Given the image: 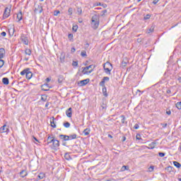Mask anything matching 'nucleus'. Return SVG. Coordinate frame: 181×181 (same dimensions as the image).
I'll return each mask as SVG.
<instances>
[{
	"instance_id": "nucleus-22",
	"label": "nucleus",
	"mask_w": 181,
	"mask_h": 181,
	"mask_svg": "<svg viewBox=\"0 0 181 181\" xmlns=\"http://www.w3.org/2000/svg\"><path fill=\"white\" fill-rule=\"evenodd\" d=\"M99 21H100V18L97 16V14H95L91 18V22H95Z\"/></svg>"
},
{
	"instance_id": "nucleus-42",
	"label": "nucleus",
	"mask_w": 181,
	"mask_h": 181,
	"mask_svg": "<svg viewBox=\"0 0 181 181\" xmlns=\"http://www.w3.org/2000/svg\"><path fill=\"white\" fill-rule=\"evenodd\" d=\"M64 158L66 160H70V155L69 153H65Z\"/></svg>"
},
{
	"instance_id": "nucleus-9",
	"label": "nucleus",
	"mask_w": 181,
	"mask_h": 181,
	"mask_svg": "<svg viewBox=\"0 0 181 181\" xmlns=\"http://www.w3.org/2000/svg\"><path fill=\"white\" fill-rule=\"evenodd\" d=\"M58 137L59 138V139H61V141H62V142H66V141H69V136L68 135L59 134L58 136Z\"/></svg>"
},
{
	"instance_id": "nucleus-1",
	"label": "nucleus",
	"mask_w": 181,
	"mask_h": 181,
	"mask_svg": "<svg viewBox=\"0 0 181 181\" xmlns=\"http://www.w3.org/2000/svg\"><path fill=\"white\" fill-rule=\"evenodd\" d=\"M45 145H50V144H52L49 146L51 149H53V151H59L60 141L57 140L54 136H48Z\"/></svg>"
},
{
	"instance_id": "nucleus-63",
	"label": "nucleus",
	"mask_w": 181,
	"mask_h": 181,
	"mask_svg": "<svg viewBox=\"0 0 181 181\" xmlns=\"http://www.w3.org/2000/svg\"><path fill=\"white\" fill-rule=\"evenodd\" d=\"M78 23H83V19L78 18Z\"/></svg>"
},
{
	"instance_id": "nucleus-43",
	"label": "nucleus",
	"mask_w": 181,
	"mask_h": 181,
	"mask_svg": "<svg viewBox=\"0 0 181 181\" xmlns=\"http://www.w3.org/2000/svg\"><path fill=\"white\" fill-rule=\"evenodd\" d=\"M106 13H107V10H103L100 13V16H105Z\"/></svg>"
},
{
	"instance_id": "nucleus-20",
	"label": "nucleus",
	"mask_w": 181,
	"mask_h": 181,
	"mask_svg": "<svg viewBox=\"0 0 181 181\" xmlns=\"http://www.w3.org/2000/svg\"><path fill=\"white\" fill-rule=\"evenodd\" d=\"M68 141H72V139H77V134H70L69 136H68Z\"/></svg>"
},
{
	"instance_id": "nucleus-35",
	"label": "nucleus",
	"mask_w": 181,
	"mask_h": 181,
	"mask_svg": "<svg viewBox=\"0 0 181 181\" xmlns=\"http://www.w3.org/2000/svg\"><path fill=\"white\" fill-rule=\"evenodd\" d=\"M4 64H5V61L0 59V69H2V67H4Z\"/></svg>"
},
{
	"instance_id": "nucleus-59",
	"label": "nucleus",
	"mask_w": 181,
	"mask_h": 181,
	"mask_svg": "<svg viewBox=\"0 0 181 181\" xmlns=\"http://www.w3.org/2000/svg\"><path fill=\"white\" fill-rule=\"evenodd\" d=\"M122 66H123V67H125V66H127V62L123 61L122 62Z\"/></svg>"
},
{
	"instance_id": "nucleus-40",
	"label": "nucleus",
	"mask_w": 181,
	"mask_h": 181,
	"mask_svg": "<svg viewBox=\"0 0 181 181\" xmlns=\"http://www.w3.org/2000/svg\"><path fill=\"white\" fill-rule=\"evenodd\" d=\"M72 66H73V67H77V66H78V62L73 61Z\"/></svg>"
},
{
	"instance_id": "nucleus-55",
	"label": "nucleus",
	"mask_w": 181,
	"mask_h": 181,
	"mask_svg": "<svg viewBox=\"0 0 181 181\" xmlns=\"http://www.w3.org/2000/svg\"><path fill=\"white\" fill-rule=\"evenodd\" d=\"M166 94H172V90L170 89H168L166 90Z\"/></svg>"
},
{
	"instance_id": "nucleus-6",
	"label": "nucleus",
	"mask_w": 181,
	"mask_h": 181,
	"mask_svg": "<svg viewBox=\"0 0 181 181\" xmlns=\"http://www.w3.org/2000/svg\"><path fill=\"white\" fill-rule=\"evenodd\" d=\"M12 9V6H8V7H6L4 9V12L3 13V19H8L9 16H11V11Z\"/></svg>"
},
{
	"instance_id": "nucleus-19",
	"label": "nucleus",
	"mask_w": 181,
	"mask_h": 181,
	"mask_svg": "<svg viewBox=\"0 0 181 181\" xmlns=\"http://www.w3.org/2000/svg\"><path fill=\"white\" fill-rule=\"evenodd\" d=\"M90 132H91V129H90V128H86L83 130V134L85 135V136H87L90 135Z\"/></svg>"
},
{
	"instance_id": "nucleus-33",
	"label": "nucleus",
	"mask_w": 181,
	"mask_h": 181,
	"mask_svg": "<svg viewBox=\"0 0 181 181\" xmlns=\"http://www.w3.org/2000/svg\"><path fill=\"white\" fill-rule=\"evenodd\" d=\"M120 118H122V119H121V122H122V124H125V115H122L121 116H120Z\"/></svg>"
},
{
	"instance_id": "nucleus-34",
	"label": "nucleus",
	"mask_w": 181,
	"mask_h": 181,
	"mask_svg": "<svg viewBox=\"0 0 181 181\" xmlns=\"http://www.w3.org/2000/svg\"><path fill=\"white\" fill-rule=\"evenodd\" d=\"M175 107H176V108H177V110H181V102H177L175 104Z\"/></svg>"
},
{
	"instance_id": "nucleus-2",
	"label": "nucleus",
	"mask_w": 181,
	"mask_h": 181,
	"mask_svg": "<svg viewBox=\"0 0 181 181\" xmlns=\"http://www.w3.org/2000/svg\"><path fill=\"white\" fill-rule=\"evenodd\" d=\"M105 81H110V77L104 76L102 81L100 82L99 86L103 87L102 91L104 97H108V93H107V87H105Z\"/></svg>"
},
{
	"instance_id": "nucleus-53",
	"label": "nucleus",
	"mask_w": 181,
	"mask_h": 181,
	"mask_svg": "<svg viewBox=\"0 0 181 181\" xmlns=\"http://www.w3.org/2000/svg\"><path fill=\"white\" fill-rule=\"evenodd\" d=\"M47 98H46V96L45 95H43L41 97V100L42 101H46Z\"/></svg>"
},
{
	"instance_id": "nucleus-31",
	"label": "nucleus",
	"mask_w": 181,
	"mask_h": 181,
	"mask_svg": "<svg viewBox=\"0 0 181 181\" xmlns=\"http://www.w3.org/2000/svg\"><path fill=\"white\" fill-rule=\"evenodd\" d=\"M45 175L43 173H40L38 175H37V178L39 180H42V179H44Z\"/></svg>"
},
{
	"instance_id": "nucleus-27",
	"label": "nucleus",
	"mask_w": 181,
	"mask_h": 181,
	"mask_svg": "<svg viewBox=\"0 0 181 181\" xmlns=\"http://www.w3.org/2000/svg\"><path fill=\"white\" fill-rule=\"evenodd\" d=\"M76 12L78 15H82L83 13V9L81 8V7H76Z\"/></svg>"
},
{
	"instance_id": "nucleus-58",
	"label": "nucleus",
	"mask_w": 181,
	"mask_h": 181,
	"mask_svg": "<svg viewBox=\"0 0 181 181\" xmlns=\"http://www.w3.org/2000/svg\"><path fill=\"white\" fill-rule=\"evenodd\" d=\"M33 139H34V141H35V142H38V143L40 142L35 136H33Z\"/></svg>"
},
{
	"instance_id": "nucleus-24",
	"label": "nucleus",
	"mask_w": 181,
	"mask_h": 181,
	"mask_svg": "<svg viewBox=\"0 0 181 181\" xmlns=\"http://www.w3.org/2000/svg\"><path fill=\"white\" fill-rule=\"evenodd\" d=\"M54 119H56L54 117H52V118L50 119V124L51 127L52 128H56V123H54Z\"/></svg>"
},
{
	"instance_id": "nucleus-61",
	"label": "nucleus",
	"mask_w": 181,
	"mask_h": 181,
	"mask_svg": "<svg viewBox=\"0 0 181 181\" xmlns=\"http://www.w3.org/2000/svg\"><path fill=\"white\" fill-rule=\"evenodd\" d=\"M137 42L138 43H141L142 42V39L141 38H138L137 39Z\"/></svg>"
},
{
	"instance_id": "nucleus-4",
	"label": "nucleus",
	"mask_w": 181,
	"mask_h": 181,
	"mask_svg": "<svg viewBox=\"0 0 181 181\" xmlns=\"http://www.w3.org/2000/svg\"><path fill=\"white\" fill-rule=\"evenodd\" d=\"M103 69L106 74H111V71L112 70V64L107 62L103 64Z\"/></svg>"
},
{
	"instance_id": "nucleus-54",
	"label": "nucleus",
	"mask_w": 181,
	"mask_h": 181,
	"mask_svg": "<svg viewBox=\"0 0 181 181\" xmlns=\"http://www.w3.org/2000/svg\"><path fill=\"white\" fill-rule=\"evenodd\" d=\"M1 35L4 37H5V36H6V32L3 31V32L1 33Z\"/></svg>"
},
{
	"instance_id": "nucleus-7",
	"label": "nucleus",
	"mask_w": 181,
	"mask_h": 181,
	"mask_svg": "<svg viewBox=\"0 0 181 181\" xmlns=\"http://www.w3.org/2000/svg\"><path fill=\"white\" fill-rule=\"evenodd\" d=\"M90 83V78H86L78 82V86L79 87H84V86H87Z\"/></svg>"
},
{
	"instance_id": "nucleus-41",
	"label": "nucleus",
	"mask_w": 181,
	"mask_h": 181,
	"mask_svg": "<svg viewBox=\"0 0 181 181\" xmlns=\"http://www.w3.org/2000/svg\"><path fill=\"white\" fill-rule=\"evenodd\" d=\"M154 169H155V166L151 165V166L148 168V172H150V173H151V172H153Z\"/></svg>"
},
{
	"instance_id": "nucleus-21",
	"label": "nucleus",
	"mask_w": 181,
	"mask_h": 181,
	"mask_svg": "<svg viewBox=\"0 0 181 181\" xmlns=\"http://www.w3.org/2000/svg\"><path fill=\"white\" fill-rule=\"evenodd\" d=\"M2 83L4 86H8L9 84V78L4 77L2 78Z\"/></svg>"
},
{
	"instance_id": "nucleus-16",
	"label": "nucleus",
	"mask_w": 181,
	"mask_h": 181,
	"mask_svg": "<svg viewBox=\"0 0 181 181\" xmlns=\"http://www.w3.org/2000/svg\"><path fill=\"white\" fill-rule=\"evenodd\" d=\"M6 52L4 48H0V59L5 57Z\"/></svg>"
},
{
	"instance_id": "nucleus-10",
	"label": "nucleus",
	"mask_w": 181,
	"mask_h": 181,
	"mask_svg": "<svg viewBox=\"0 0 181 181\" xmlns=\"http://www.w3.org/2000/svg\"><path fill=\"white\" fill-rule=\"evenodd\" d=\"M39 13H42L43 12V6H42V4H37V7H35L34 12H38Z\"/></svg>"
},
{
	"instance_id": "nucleus-29",
	"label": "nucleus",
	"mask_w": 181,
	"mask_h": 181,
	"mask_svg": "<svg viewBox=\"0 0 181 181\" xmlns=\"http://www.w3.org/2000/svg\"><path fill=\"white\" fill-rule=\"evenodd\" d=\"M173 165L175 168H177V169H180L181 168V164L177 161H173Z\"/></svg>"
},
{
	"instance_id": "nucleus-49",
	"label": "nucleus",
	"mask_w": 181,
	"mask_h": 181,
	"mask_svg": "<svg viewBox=\"0 0 181 181\" xmlns=\"http://www.w3.org/2000/svg\"><path fill=\"white\" fill-rule=\"evenodd\" d=\"M136 139H137L138 141H140V139H142V138H141V134H136Z\"/></svg>"
},
{
	"instance_id": "nucleus-39",
	"label": "nucleus",
	"mask_w": 181,
	"mask_h": 181,
	"mask_svg": "<svg viewBox=\"0 0 181 181\" xmlns=\"http://www.w3.org/2000/svg\"><path fill=\"white\" fill-rule=\"evenodd\" d=\"M148 19H151V14H147V15L144 16V20L148 21Z\"/></svg>"
},
{
	"instance_id": "nucleus-36",
	"label": "nucleus",
	"mask_w": 181,
	"mask_h": 181,
	"mask_svg": "<svg viewBox=\"0 0 181 181\" xmlns=\"http://www.w3.org/2000/svg\"><path fill=\"white\" fill-rule=\"evenodd\" d=\"M64 127L65 128H70V122H64Z\"/></svg>"
},
{
	"instance_id": "nucleus-18",
	"label": "nucleus",
	"mask_w": 181,
	"mask_h": 181,
	"mask_svg": "<svg viewBox=\"0 0 181 181\" xmlns=\"http://www.w3.org/2000/svg\"><path fill=\"white\" fill-rule=\"evenodd\" d=\"M17 19L18 22H21L22 19H23V15L22 14V11H20L18 13H17Z\"/></svg>"
},
{
	"instance_id": "nucleus-38",
	"label": "nucleus",
	"mask_w": 181,
	"mask_h": 181,
	"mask_svg": "<svg viewBox=\"0 0 181 181\" xmlns=\"http://www.w3.org/2000/svg\"><path fill=\"white\" fill-rule=\"evenodd\" d=\"M78 29V25H73V27H72V30L74 31V32H77V30Z\"/></svg>"
},
{
	"instance_id": "nucleus-30",
	"label": "nucleus",
	"mask_w": 181,
	"mask_h": 181,
	"mask_svg": "<svg viewBox=\"0 0 181 181\" xmlns=\"http://www.w3.org/2000/svg\"><path fill=\"white\" fill-rule=\"evenodd\" d=\"M165 170L168 172V173H172V172H173V168L170 165L168 166L167 168H165Z\"/></svg>"
},
{
	"instance_id": "nucleus-51",
	"label": "nucleus",
	"mask_w": 181,
	"mask_h": 181,
	"mask_svg": "<svg viewBox=\"0 0 181 181\" xmlns=\"http://www.w3.org/2000/svg\"><path fill=\"white\" fill-rule=\"evenodd\" d=\"M134 129H139V124H136L134 126Z\"/></svg>"
},
{
	"instance_id": "nucleus-60",
	"label": "nucleus",
	"mask_w": 181,
	"mask_h": 181,
	"mask_svg": "<svg viewBox=\"0 0 181 181\" xmlns=\"http://www.w3.org/2000/svg\"><path fill=\"white\" fill-rule=\"evenodd\" d=\"M71 53H74L76 52V48L75 47H72L71 49Z\"/></svg>"
},
{
	"instance_id": "nucleus-47",
	"label": "nucleus",
	"mask_w": 181,
	"mask_h": 181,
	"mask_svg": "<svg viewBox=\"0 0 181 181\" xmlns=\"http://www.w3.org/2000/svg\"><path fill=\"white\" fill-rule=\"evenodd\" d=\"M165 155H166V153H162V152L158 153V156H160V158H163Z\"/></svg>"
},
{
	"instance_id": "nucleus-50",
	"label": "nucleus",
	"mask_w": 181,
	"mask_h": 181,
	"mask_svg": "<svg viewBox=\"0 0 181 181\" xmlns=\"http://www.w3.org/2000/svg\"><path fill=\"white\" fill-rule=\"evenodd\" d=\"M160 125L163 127V128H166V127H168V123H161Z\"/></svg>"
},
{
	"instance_id": "nucleus-32",
	"label": "nucleus",
	"mask_w": 181,
	"mask_h": 181,
	"mask_svg": "<svg viewBox=\"0 0 181 181\" xmlns=\"http://www.w3.org/2000/svg\"><path fill=\"white\" fill-rule=\"evenodd\" d=\"M42 87H47V89H45V88H42V90H44V91H49V88H50L51 87H49V84L47 83H45L42 86Z\"/></svg>"
},
{
	"instance_id": "nucleus-13",
	"label": "nucleus",
	"mask_w": 181,
	"mask_h": 181,
	"mask_svg": "<svg viewBox=\"0 0 181 181\" xmlns=\"http://www.w3.org/2000/svg\"><path fill=\"white\" fill-rule=\"evenodd\" d=\"M73 109L71 107H69L68 110H66V115L68 118H71V116L73 115L72 111Z\"/></svg>"
},
{
	"instance_id": "nucleus-48",
	"label": "nucleus",
	"mask_w": 181,
	"mask_h": 181,
	"mask_svg": "<svg viewBox=\"0 0 181 181\" xmlns=\"http://www.w3.org/2000/svg\"><path fill=\"white\" fill-rule=\"evenodd\" d=\"M68 39L69 40H73V34L70 33L68 35Z\"/></svg>"
},
{
	"instance_id": "nucleus-57",
	"label": "nucleus",
	"mask_w": 181,
	"mask_h": 181,
	"mask_svg": "<svg viewBox=\"0 0 181 181\" xmlns=\"http://www.w3.org/2000/svg\"><path fill=\"white\" fill-rule=\"evenodd\" d=\"M127 141V137L124 136L122 139V142H125Z\"/></svg>"
},
{
	"instance_id": "nucleus-37",
	"label": "nucleus",
	"mask_w": 181,
	"mask_h": 181,
	"mask_svg": "<svg viewBox=\"0 0 181 181\" xmlns=\"http://www.w3.org/2000/svg\"><path fill=\"white\" fill-rule=\"evenodd\" d=\"M81 56L82 57H87V52H86V51H82V52H81Z\"/></svg>"
},
{
	"instance_id": "nucleus-25",
	"label": "nucleus",
	"mask_w": 181,
	"mask_h": 181,
	"mask_svg": "<svg viewBox=\"0 0 181 181\" xmlns=\"http://www.w3.org/2000/svg\"><path fill=\"white\" fill-rule=\"evenodd\" d=\"M101 108H102L101 110H102L103 111H104V110H107V103H105V100H103V101L102 102Z\"/></svg>"
},
{
	"instance_id": "nucleus-8",
	"label": "nucleus",
	"mask_w": 181,
	"mask_h": 181,
	"mask_svg": "<svg viewBox=\"0 0 181 181\" xmlns=\"http://www.w3.org/2000/svg\"><path fill=\"white\" fill-rule=\"evenodd\" d=\"M21 40L26 46H28L29 45V40L28 39V37H26V35H25V34H21Z\"/></svg>"
},
{
	"instance_id": "nucleus-15",
	"label": "nucleus",
	"mask_w": 181,
	"mask_h": 181,
	"mask_svg": "<svg viewBox=\"0 0 181 181\" xmlns=\"http://www.w3.org/2000/svg\"><path fill=\"white\" fill-rule=\"evenodd\" d=\"M156 144L157 143L156 141L151 142L150 144H148L147 149H155V148L156 146Z\"/></svg>"
},
{
	"instance_id": "nucleus-26",
	"label": "nucleus",
	"mask_w": 181,
	"mask_h": 181,
	"mask_svg": "<svg viewBox=\"0 0 181 181\" xmlns=\"http://www.w3.org/2000/svg\"><path fill=\"white\" fill-rule=\"evenodd\" d=\"M25 54H27V56H31L32 55V50L30 49L26 48L25 49Z\"/></svg>"
},
{
	"instance_id": "nucleus-5",
	"label": "nucleus",
	"mask_w": 181,
	"mask_h": 181,
	"mask_svg": "<svg viewBox=\"0 0 181 181\" xmlns=\"http://www.w3.org/2000/svg\"><path fill=\"white\" fill-rule=\"evenodd\" d=\"M95 69V65H89L86 67H82V73L83 74H90V73H93V71H94V69ZM90 69H92L90 70ZM87 70H90V71H87Z\"/></svg>"
},
{
	"instance_id": "nucleus-56",
	"label": "nucleus",
	"mask_w": 181,
	"mask_h": 181,
	"mask_svg": "<svg viewBox=\"0 0 181 181\" xmlns=\"http://www.w3.org/2000/svg\"><path fill=\"white\" fill-rule=\"evenodd\" d=\"M158 2H159V0H153V5H156V4H158Z\"/></svg>"
},
{
	"instance_id": "nucleus-12",
	"label": "nucleus",
	"mask_w": 181,
	"mask_h": 181,
	"mask_svg": "<svg viewBox=\"0 0 181 181\" xmlns=\"http://www.w3.org/2000/svg\"><path fill=\"white\" fill-rule=\"evenodd\" d=\"M91 26L93 29L95 30V29H98V26H100V21H92Z\"/></svg>"
},
{
	"instance_id": "nucleus-14",
	"label": "nucleus",
	"mask_w": 181,
	"mask_h": 181,
	"mask_svg": "<svg viewBox=\"0 0 181 181\" xmlns=\"http://www.w3.org/2000/svg\"><path fill=\"white\" fill-rule=\"evenodd\" d=\"M59 60H60L61 63H64V62L66 60V54H64V52L61 53Z\"/></svg>"
},
{
	"instance_id": "nucleus-46",
	"label": "nucleus",
	"mask_w": 181,
	"mask_h": 181,
	"mask_svg": "<svg viewBox=\"0 0 181 181\" xmlns=\"http://www.w3.org/2000/svg\"><path fill=\"white\" fill-rule=\"evenodd\" d=\"M59 13H60V11L59 10H55L54 11V16H57V15H59Z\"/></svg>"
},
{
	"instance_id": "nucleus-64",
	"label": "nucleus",
	"mask_w": 181,
	"mask_h": 181,
	"mask_svg": "<svg viewBox=\"0 0 181 181\" xmlns=\"http://www.w3.org/2000/svg\"><path fill=\"white\" fill-rule=\"evenodd\" d=\"M50 80H51L50 78H46V82H47V83H49V81H50Z\"/></svg>"
},
{
	"instance_id": "nucleus-23",
	"label": "nucleus",
	"mask_w": 181,
	"mask_h": 181,
	"mask_svg": "<svg viewBox=\"0 0 181 181\" xmlns=\"http://www.w3.org/2000/svg\"><path fill=\"white\" fill-rule=\"evenodd\" d=\"M20 175L21 177H26V176H28V172H26L25 170H23L21 172H20Z\"/></svg>"
},
{
	"instance_id": "nucleus-17",
	"label": "nucleus",
	"mask_w": 181,
	"mask_h": 181,
	"mask_svg": "<svg viewBox=\"0 0 181 181\" xmlns=\"http://www.w3.org/2000/svg\"><path fill=\"white\" fill-rule=\"evenodd\" d=\"M154 30H155V25L153 24L151 26V28L147 30L146 33H148V34L153 33Z\"/></svg>"
},
{
	"instance_id": "nucleus-45",
	"label": "nucleus",
	"mask_w": 181,
	"mask_h": 181,
	"mask_svg": "<svg viewBox=\"0 0 181 181\" xmlns=\"http://www.w3.org/2000/svg\"><path fill=\"white\" fill-rule=\"evenodd\" d=\"M68 12L69 13L70 16L73 15V8L70 7L69 9H68Z\"/></svg>"
},
{
	"instance_id": "nucleus-44",
	"label": "nucleus",
	"mask_w": 181,
	"mask_h": 181,
	"mask_svg": "<svg viewBox=\"0 0 181 181\" xmlns=\"http://www.w3.org/2000/svg\"><path fill=\"white\" fill-rule=\"evenodd\" d=\"M165 113L167 114V115H171V114H172V112L170 111V109H166L165 110Z\"/></svg>"
},
{
	"instance_id": "nucleus-11",
	"label": "nucleus",
	"mask_w": 181,
	"mask_h": 181,
	"mask_svg": "<svg viewBox=\"0 0 181 181\" xmlns=\"http://www.w3.org/2000/svg\"><path fill=\"white\" fill-rule=\"evenodd\" d=\"M0 132L1 134H4L5 132L8 133L9 132V128L8 127V126H6V124H4V126H2L0 128Z\"/></svg>"
},
{
	"instance_id": "nucleus-62",
	"label": "nucleus",
	"mask_w": 181,
	"mask_h": 181,
	"mask_svg": "<svg viewBox=\"0 0 181 181\" xmlns=\"http://www.w3.org/2000/svg\"><path fill=\"white\" fill-rule=\"evenodd\" d=\"M177 80L179 81V83H181V76H177Z\"/></svg>"
},
{
	"instance_id": "nucleus-52",
	"label": "nucleus",
	"mask_w": 181,
	"mask_h": 181,
	"mask_svg": "<svg viewBox=\"0 0 181 181\" xmlns=\"http://www.w3.org/2000/svg\"><path fill=\"white\" fill-rule=\"evenodd\" d=\"M62 78H63V76H60L59 78H58V83H61L62 81Z\"/></svg>"
},
{
	"instance_id": "nucleus-28",
	"label": "nucleus",
	"mask_w": 181,
	"mask_h": 181,
	"mask_svg": "<svg viewBox=\"0 0 181 181\" xmlns=\"http://www.w3.org/2000/svg\"><path fill=\"white\" fill-rule=\"evenodd\" d=\"M121 172H125V170H129V166L128 165H123L122 168H121Z\"/></svg>"
},
{
	"instance_id": "nucleus-3",
	"label": "nucleus",
	"mask_w": 181,
	"mask_h": 181,
	"mask_svg": "<svg viewBox=\"0 0 181 181\" xmlns=\"http://www.w3.org/2000/svg\"><path fill=\"white\" fill-rule=\"evenodd\" d=\"M21 75L25 76L27 80H30V78H32L33 76V74L32 73V71H30V68H26L21 72Z\"/></svg>"
}]
</instances>
